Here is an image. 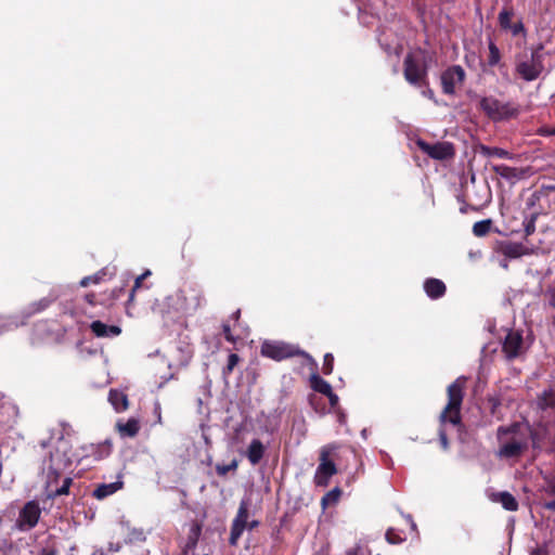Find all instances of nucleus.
<instances>
[{"mask_svg": "<svg viewBox=\"0 0 555 555\" xmlns=\"http://www.w3.org/2000/svg\"><path fill=\"white\" fill-rule=\"evenodd\" d=\"M40 447L44 451L41 457V473L46 477L47 499L54 500L61 495H67L74 480L66 476L59 487L62 475L72 467L74 462L73 447L69 440L63 436L56 440H42Z\"/></svg>", "mask_w": 555, "mask_h": 555, "instance_id": "nucleus-1", "label": "nucleus"}, {"mask_svg": "<svg viewBox=\"0 0 555 555\" xmlns=\"http://www.w3.org/2000/svg\"><path fill=\"white\" fill-rule=\"evenodd\" d=\"M528 435L524 431V425L514 423L507 427L498 428V438L501 441L496 455L500 459H518L529 448Z\"/></svg>", "mask_w": 555, "mask_h": 555, "instance_id": "nucleus-2", "label": "nucleus"}, {"mask_svg": "<svg viewBox=\"0 0 555 555\" xmlns=\"http://www.w3.org/2000/svg\"><path fill=\"white\" fill-rule=\"evenodd\" d=\"M467 378L457 377L447 388L448 402L439 415L440 425L451 424L453 426L462 425V404L465 396Z\"/></svg>", "mask_w": 555, "mask_h": 555, "instance_id": "nucleus-3", "label": "nucleus"}, {"mask_svg": "<svg viewBox=\"0 0 555 555\" xmlns=\"http://www.w3.org/2000/svg\"><path fill=\"white\" fill-rule=\"evenodd\" d=\"M534 337L531 331L522 328H508L501 340V352L507 362L526 358L533 345Z\"/></svg>", "mask_w": 555, "mask_h": 555, "instance_id": "nucleus-4", "label": "nucleus"}, {"mask_svg": "<svg viewBox=\"0 0 555 555\" xmlns=\"http://www.w3.org/2000/svg\"><path fill=\"white\" fill-rule=\"evenodd\" d=\"M403 76L416 88L428 87V65L423 50L406 53L403 61Z\"/></svg>", "mask_w": 555, "mask_h": 555, "instance_id": "nucleus-5", "label": "nucleus"}, {"mask_svg": "<svg viewBox=\"0 0 555 555\" xmlns=\"http://www.w3.org/2000/svg\"><path fill=\"white\" fill-rule=\"evenodd\" d=\"M543 44H539L531 51L530 60L516 55L515 73L525 81L538 79L544 70Z\"/></svg>", "mask_w": 555, "mask_h": 555, "instance_id": "nucleus-6", "label": "nucleus"}, {"mask_svg": "<svg viewBox=\"0 0 555 555\" xmlns=\"http://www.w3.org/2000/svg\"><path fill=\"white\" fill-rule=\"evenodd\" d=\"M260 354L278 362L295 357L309 358L297 345L282 340H264L260 346Z\"/></svg>", "mask_w": 555, "mask_h": 555, "instance_id": "nucleus-7", "label": "nucleus"}, {"mask_svg": "<svg viewBox=\"0 0 555 555\" xmlns=\"http://www.w3.org/2000/svg\"><path fill=\"white\" fill-rule=\"evenodd\" d=\"M480 108L493 121L507 120L517 117L519 108L512 102H501L493 96H485L479 102Z\"/></svg>", "mask_w": 555, "mask_h": 555, "instance_id": "nucleus-8", "label": "nucleus"}, {"mask_svg": "<svg viewBox=\"0 0 555 555\" xmlns=\"http://www.w3.org/2000/svg\"><path fill=\"white\" fill-rule=\"evenodd\" d=\"M334 450H336L334 444H327L320 451V463L313 477L314 485L318 487H327L331 477L337 474V467L331 460V454Z\"/></svg>", "mask_w": 555, "mask_h": 555, "instance_id": "nucleus-9", "label": "nucleus"}, {"mask_svg": "<svg viewBox=\"0 0 555 555\" xmlns=\"http://www.w3.org/2000/svg\"><path fill=\"white\" fill-rule=\"evenodd\" d=\"M40 516L41 508L39 502L30 500L20 509L14 528L22 532L30 531L38 525Z\"/></svg>", "mask_w": 555, "mask_h": 555, "instance_id": "nucleus-10", "label": "nucleus"}, {"mask_svg": "<svg viewBox=\"0 0 555 555\" xmlns=\"http://www.w3.org/2000/svg\"><path fill=\"white\" fill-rule=\"evenodd\" d=\"M415 144L423 153H425L427 156L436 160L451 159L455 155L454 145L448 141L436 142L434 144H430L425 140L418 138L415 141Z\"/></svg>", "mask_w": 555, "mask_h": 555, "instance_id": "nucleus-11", "label": "nucleus"}, {"mask_svg": "<svg viewBox=\"0 0 555 555\" xmlns=\"http://www.w3.org/2000/svg\"><path fill=\"white\" fill-rule=\"evenodd\" d=\"M466 78L464 68L461 65H452L442 72L440 80L442 92L447 95H454L456 88L461 87Z\"/></svg>", "mask_w": 555, "mask_h": 555, "instance_id": "nucleus-12", "label": "nucleus"}, {"mask_svg": "<svg viewBox=\"0 0 555 555\" xmlns=\"http://www.w3.org/2000/svg\"><path fill=\"white\" fill-rule=\"evenodd\" d=\"M247 519H248V503L243 500L240 503L237 514H236L235 518L233 519L232 526H231L229 543L232 546L237 545V542L247 526Z\"/></svg>", "mask_w": 555, "mask_h": 555, "instance_id": "nucleus-13", "label": "nucleus"}, {"mask_svg": "<svg viewBox=\"0 0 555 555\" xmlns=\"http://www.w3.org/2000/svg\"><path fill=\"white\" fill-rule=\"evenodd\" d=\"M494 250L503 255L506 259H517L528 254V249L522 243L512 241H499Z\"/></svg>", "mask_w": 555, "mask_h": 555, "instance_id": "nucleus-14", "label": "nucleus"}, {"mask_svg": "<svg viewBox=\"0 0 555 555\" xmlns=\"http://www.w3.org/2000/svg\"><path fill=\"white\" fill-rule=\"evenodd\" d=\"M492 170L501 178L514 183L526 177L528 169H519L507 165H493Z\"/></svg>", "mask_w": 555, "mask_h": 555, "instance_id": "nucleus-15", "label": "nucleus"}, {"mask_svg": "<svg viewBox=\"0 0 555 555\" xmlns=\"http://www.w3.org/2000/svg\"><path fill=\"white\" fill-rule=\"evenodd\" d=\"M202 528H203L202 524H199L196 520H193L190 524L185 543L181 546L182 555H188L190 551H193L196 547L198 540L201 538V534H202Z\"/></svg>", "mask_w": 555, "mask_h": 555, "instance_id": "nucleus-16", "label": "nucleus"}, {"mask_svg": "<svg viewBox=\"0 0 555 555\" xmlns=\"http://www.w3.org/2000/svg\"><path fill=\"white\" fill-rule=\"evenodd\" d=\"M524 431L529 434L528 443L531 442L534 450H541L544 436L547 431V426L545 424H539L535 428H532L529 424H526L524 425Z\"/></svg>", "mask_w": 555, "mask_h": 555, "instance_id": "nucleus-17", "label": "nucleus"}, {"mask_svg": "<svg viewBox=\"0 0 555 555\" xmlns=\"http://www.w3.org/2000/svg\"><path fill=\"white\" fill-rule=\"evenodd\" d=\"M488 498L494 503H500L502 507L508 512L518 509L519 504L516 498L507 491L491 492L488 494Z\"/></svg>", "mask_w": 555, "mask_h": 555, "instance_id": "nucleus-18", "label": "nucleus"}, {"mask_svg": "<svg viewBox=\"0 0 555 555\" xmlns=\"http://www.w3.org/2000/svg\"><path fill=\"white\" fill-rule=\"evenodd\" d=\"M424 291L429 298L439 299L444 296L447 286L441 280L429 278L424 282Z\"/></svg>", "mask_w": 555, "mask_h": 555, "instance_id": "nucleus-19", "label": "nucleus"}, {"mask_svg": "<svg viewBox=\"0 0 555 555\" xmlns=\"http://www.w3.org/2000/svg\"><path fill=\"white\" fill-rule=\"evenodd\" d=\"M184 293V301L188 308L197 309L205 301L204 292L197 286H190Z\"/></svg>", "mask_w": 555, "mask_h": 555, "instance_id": "nucleus-20", "label": "nucleus"}, {"mask_svg": "<svg viewBox=\"0 0 555 555\" xmlns=\"http://www.w3.org/2000/svg\"><path fill=\"white\" fill-rule=\"evenodd\" d=\"M91 332L96 337H115L118 336L121 333V328L117 325H106L105 323L101 321H93L90 324Z\"/></svg>", "mask_w": 555, "mask_h": 555, "instance_id": "nucleus-21", "label": "nucleus"}, {"mask_svg": "<svg viewBox=\"0 0 555 555\" xmlns=\"http://www.w3.org/2000/svg\"><path fill=\"white\" fill-rule=\"evenodd\" d=\"M116 428L121 437L133 438L140 431V422L134 417H130L127 422L118 421Z\"/></svg>", "mask_w": 555, "mask_h": 555, "instance_id": "nucleus-22", "label": "nucleus"}, {"mask_svg": "<svg viewBox=\"0 0 555 555\" xmlns=\"http://www.w3.org/2000/svg\"><path fill=\"white\" fill-rule=\"evenodd\" d=\"M266 452L263 443L259 439H253L247 448L246 456L251 465H257Z\"/></svg>", "mask_w": 555, "mask_h": 555, "instance_id": "nucleus-23", "label": "nucleus"}, {"mask_svg": "<svg viewBox=\"0 0 555 555\" xmlns=\"http://www.w3.org/2000/svg\"><path fill=\"white\" fill-rule=\"evenodd\" d=\"M124 482L119 479L111 483H101L96 486L92 494L98 500H103L120 490Z\"/></svg>", "mask_w": 555, "mask_h": 555, "instance_id": "nucleus-24", "label": "nucleus"}, {"mask_svg": "<svg viewBox=\"0 0 555 555\" xmlns=\"http://www.w3.org/2000/svg\"><path fill=\"white\" fill-rule=\"evenodd\" d=\"M108 401L113 405V408L115 409L116 412L126 411L129 405L127 395L117 389L109 390Z\"/></svg>", "mask_w": 555, "mask_h": 555, "instance_id": "nucleus-25", "label": "nucleus"}, {"mask_svg": "<svg viewBox=\"0 0 555 555\" xmlns=\"http://www.w3.org/2000/svg\"><path fill=\"white\" fill-rule=\"evenodd\" d=\"M479 152L482 156H486V157L495 156V157L504 158V159L513 158V154L511 152H508L507 150L501 149V147H496V146H488V145L481 144L479 146Z\"/></svg>", "mask_w": 555, "mask_h": 555, "instance_id": "nucleus-26", "label": "nucleus"}, {"mask_svg": "<svg viewBox=\"0 0 555 555\" xmlns=\"http://www.w3.org/2000/svg\"><path fill=\"white\" fill-rule=\"evenodd\" d=\"M310 382H311V388L314 391L320 392L324 396L331 393L332 386L330 385V383H327L321 376L313 374L310 378Z\"/></svg>", "mask_w": 555, "mask_h": 555, "instance_id": "nucleus-27", "label": "nucleus"}, {"mask_svg": "<svg viewBox=\"0 0 555 555\" xmlns=\"http://www.w3.org/2000/svg\"><path fill=\"white\" fill-rule=\"evenodd\" d=\"M341 495V490L338 487H335L331 491H328L323 498L321 499V506L323 509H326L331 505H335Z\"/></svg>", "mask_w": 555, "mask_h": 555, "instance_id": "nucleus-28", "label": "nucleus"}, {"mask_svg": "<svg viewBox=\"0 0 555 555\" xmlns=\"http://www.w3.org/2000/svg\"><path fill=\"white\" fill-rule=\"evenodd\" d=\"M488 48H489L488 65L490 67H494L500 64L501 52H500V49L498 48V46L491 39L489 40Z\"/></svg>", "mask_w": 555, "mask_h": 555, "instance_id": "nucleus-29", "label": "nucleus"}, {"mask_svg": "<svg viewBox=\"0 0 555 555\" xmlns=\"http://www.w3.org/2000/svg\"><path fill=\"white\" fill-rule=\"evenodd\" d=\"M491 227H492L491 219H485L481 221H477L473 225V233L477 237H482L490 232Z\"/></svg>", "mask_w": 555, "mask_h": 555, "instance_id": "nucleus-30", "label": "nucleus"}, {"mask_svg": "<svg viewBox=\"0 0 555 555\" xmlns=\"http://www.w3.org/2000/svg\"><path fill=\"white\" fill-rule=\"evenodd\" d=\"M513 16H514V10L512 8H503L498 16L500 27L504 30L509 29L511 21H512Z\"/></svg>", "mask_w": 555, "mask_h": 555, "instance_id": "nucleus-31", "label": "nucleus"}, {"mask_svg": "<svg viewBox=\"0 0 555 555\" xmlns=\"http://www.w3.org/2000/svg\"><path fill=\"white\" fill-rule=\"evenodd\" d=\"M111 451H112V444L108 441H105L98 446H92V455L96 460H101V459L108 456Z\"/></svg>", "mask_w": 555, "mask_h": 555, "instance_id": "nucleus-32", "label": "nucleus"}, {"mask_svg": "<svg viewBox=\"0 0 555 555\" xmlns=\"http://www.w3.org/2000/svg\"><path fill=\"white\" fill-rule=\"evenodd\" d=\"M106 275V269H102L100 271H98L96 273L92 274V275H89V276H85L81 281H80V286L82 287H87L89 286L90 284H98L100 283L101 281H103L104 276Z\"/></svg>", "mask_w": 555, "mask_h": 555, "instance_id": "nucleus-33", "label": "nucleus"}, {"mask_svg": "<svg viewBox=\"0 0 555 555\" xmlns=\"http://www.w3.org/2000/svg\"><path fill=\"white\" fill-rule=\"evenodd\" d=\"M237 467L238 461L236 459H233L229 464H217L215 466V469L218 476L224 477L230 472H236Z\"/></svg>", "mask_w": 555, "mask_h": 555, "instance_id": "nucleus-34", "label": "nucleus"}, {"mask_svg": "<svg viewBox=\"0 0 555 555\" xmlns=\"http://www.w3.org/2000/svg\"><path fill=\"white\" fill-rule=\"evenodd\" d=\"M146 540L145 532L142 528H132L129 530L126 543L144 542Z\"/></svg>", "mask_w": 555, "mask_h": 555, "instance_id": "nucleus-35", "label": "nucleus"}, {"mask_svg": "<svg viewBox=\"0 0 555 555\" xmlns=\"http://www.w3.org/2000/svg\"><path fill=\"white\" fill-rule=\"evenodd\" d=\"M238 362H240V357L236 353L229 354L228 363L222 370V375L224 378L229 377L232 374L234 367L237 365Z\"/></svg>", "mask_w": 555, "mask_h": 555, "instance_id": "nucleus-36", "label": "nucleus"}, {"mask_svg": "<svg viewBox=\"0 0 555 555\" xmlns=\"http://www.w3.org/2000/svg\"><path fill=\"white\" fill-rule=\"evenodd\" d=\"M539 214L533 212L529 218H527L524 222L525 225V234L526 236H530L535 232V222Z\"/></svg>", "mask_w": 555, "mask_h": 555, "instance_id": "nucleus-37", "label": "nucleus"}, {"mask_svg": "<svg viewBox=\"0 0 555 555\" xmlns=\"http://www.w3.org/2000/svg\"><path fill=\"white\" fill-rule=\"evenodd\" d=\"M51 304V300L48 298H42L36 302H33L29 306V314L38 313L47 309Z\"/></svg>", "mask_w": 555, "mask_h": 555, "instance_id": "nucleus-38", "label": "nucleus"}, {"mask_svg": "<svg viewBox=\"0 0 555 555\" xmlns=\"http://www.w3.org/2000/svg\"><path fill=\"white\" fill-rule=\"evenodd\" d=\"M151 274V271L150 270H146L144 273H142L141 275H139L135 281H134V285L129 294V302H131L133 299H134V294L135 292L141 287L142 285V282L145 278H147L149 275Z\"/></svg>", "mask_w": 555, "mask_h": 555, "instance_id": "nucleus-39", "label": "nucleus"}, {"mask_svg": "<svg viewBox=\"0 0 555 555\" xmlns=\"http://www.w3.org/2000/svg\"><path fill=\"white\" fill-rule=\"evenodd\" d=\"M334 369V357L332 353H326L323 359L322 372L324 375L332 374Z\"/></svg>", "mask_w": 555, "mask_h": 555, "instance_id": "nucleus-40", "label": "nucleus"}, {"mask_svg": "<svg viewBox=\"0 0 555 555\" xmlns=\"http://www.w3.org/2000/svg\"><path fill=\"white\" fill-rule=\"evenodd\" d=\"M386 540L391 544H399L403 542L401 534L393 528H389L386 532Z\"/></svg>", "mask_w": 555, "mask_h": 555, "instance_id": "nucleus-41", "label": "nucleus"}, {"mask_svg": "<svg viewBox=\"0 0 555 555\" xmlns=\"http://www.w3.org/2000/svg\"><path fill=\"white\" fill-rule=\"evenodd\" d=\"M345 555H372V554L367 547L357 545L352 548H349Z\"/></svg>", "mask_w": 555, "mask_h": 555, "instance_id": "nucleus-42", "label": "nucleus"}, {"mask_svg": "<svg viewBox=\"0 0 555 555\" xmlns=\"http://www.w3.org/2000/svg\"><path fill=\"white\" fill-rule=\"evenodd\" d=\"M83 299H85L86 302H88L92 307H94L96 305H104L105 304L103 300L98 299V296L94 293L86 294Z\"/></svg>", "mask_w": 555, "mask_h": 555, "instance_id": "nucleus-43", "label": "nucleus"}, {"mask_svg": "<svg viewBox=\"0 0 555 555\" xmlns=\"http://www.w3.org/2000/svg\"><path fill=\"white\" fill-rule=\"evenodd\" d=\"M222 333H223L227 341L232 343V344L236 343V338L232 334L230 324H228V323L222 324Z\"/></svg>", "mask_w": 555, "mask_h": 555, "instance_id": "nucleus-44", "label": "nucleus"}, {"mask_svg": "<svg viewBox=\"0 0 555 555\" xmlns=\"http://www.w3.org/2000/svg\"><path fill=\"white\" fill-rule=\"evenodd\" d=\"M544 195L540 190L533 192L531 196L527 201V206L529 208L533 207Z\"/></svg>", "mask_w": 555, "mask_h": 555, "instance_id": "nucleus-45", "label": "nucleus"}, {"mask_svg": "<svg viewBox=\"0 0 555 555\" xmlns=\"http://www.w3.org/2000/svg\"><path fill=\"white\" fill-rule=\"evenodd\" d=\"M439 441L443 450L449 449V440L446 430L441 427L439 429Z\"/></svg>", "mask_w": 555, "mask_h": 555, "instance_id": "nucleus-46", "label": "nucleus"}, {"mask_svg": "<svg viewBox=\"0 0 555 555\" xmlns=\"http://www.w3.org/2000/svg\"><path fill=\"white\" fill-rule=\"evenodd\" d=\"M545 492L555 494V475L546 480Z\"/></svg>", "mask_w": 555, "mask_h": 555, "instance_id": "nucleus-47", "label": "nucleus"}, {"mask_svg": "<svg viewBox=\"0 0 555 555\" xmlns=\"http://www.w3.org/2000/svg\"><path fill=\"white\" fill-rule=\"evenodd\" d=\"M490 405H491V414H495L496 409L501 405V401L496 397H491L488 399Z\"/></svg>", "mask_w": 555, "mask_h": 555, "instance_id": "nucleus-48", "label": "nucleus"}, {"mask_svg": "<svg viewBox=\"0 0 555 555\" xmlns=\"http://www.w3.org/2000/svg\"><path fill=\"white\" fill-rule=\"evenodd\" d=\"M509 30H512L514 36H517L518 34H520L521 31L525 30V27H524V24L521 22H519L517 24L511 25Z\"/></svg>", "mask_w": 555, "mask_h": 555, "instance_id": "nucleus-49", "label": "nucleus"}, {"mask_svg": "<svg viewBox=\"0 0 555 555\" xmlns=\"http://www.w3.org/2000/svg\"><path fill=\"white\" fill-rule=\"evenodd\" d=\"M326 397L328 398L332 408H336L338 405L339 398L336 393L333 392V389L331 390L330 395H326Z\"/></svg>", "mask_w": 555, "mask_h": 555, "instance_id": "nucleus-50", "label": "nucleus"}, {"mask_svg": "<svg viewBox=\"0 0 555 555\" xmlns=\"http://www.w3.org/2000/svg\"><path fill=\"white\" fill-rule=\"evenodd\" d=\"M540 191L544 196H547L550 193H555V185L554 184H547L542 185L540 188Z\"/></svg>", "mask_w": 555, "mask_h": 555, "instance_id": "nucleus-51", "label": "nucleus"}, {"mask_svg": "<svg viewBox=\"0 0 555 555\" xmlns=\"http://www.w3.org/2000/svg\"><path fill=\"white\" fill-rule=\"evenodd\" d=\"M37 555H57L55 547H43Z\"/></svg>", "mask_w": 555, "mask_h": 555, "instance_id": "nucleus-52", "label": "nucleus"}, {"mask_svg": "<svg viewBox=\"0 0 555 555\" xmlns=\"http://www.w3.org/2000/svg\"><path fill=\"white\" fill-rule=\"evenodd\" d=\"M546 296L548 297V305L555 308V289H548Z\"/></svg>", "mask_w": 555, "mask_h": 555, "instance_id": "nucleus-53", "label": "nucleus"}, {"mask_svg": "<svg viewBox=\"0 0 555 555\" xmlns=\"http://www.w3.org/2000/svg\"><path fill=\"white\" fill-rule=\"evenodd\" d=\"M530 555H548V552L545 547H537L530 553Z\"/></svg>", "mask_w": 555, "mask_h": 555, "instance_id": "nucleus-54", "label": "nucleus"}, {"mask_svg": "<svg viewBox=\"0 0 555 555\" xmlns=\"http://www.w3.org/2000/svg\"><path fill=\"white\" fill-rule=\"evenodd\" d=\"M120 548H121V545L119 543H117V544L109 543L108 544L109 552H118Z\"/></svg>", "mask_w": 555, "mask_h": 555, "instance_id": "nucleus-55", "label": "nucleus"}, {"mask_svg": "<svg viewBox=\"0 0 555 555\" xmlns=\"http://www.w3.org/2000/svg\"><path fill=\"white\" fill-rule=\"evenodd\" d=\"M425 90L423 91V94L429 99L434 98V91L428 87H424Z\"/></svg>", "mask_w": 555, "mask_h": 555, "instance_id": "nucleus-56", "label": "nucleus"}, {"mask_svg": "<svg viewBox=\"0 0 555 555\" xmlns=\"http://www.w3.org/2000/svg\"><path fill=\"white\" fill-rule=\"evenodd\" d=\"M544 507L550 511H555V499L544 503Z\"/></svg>", "mask_w": 555, "mask_h": 555, "instance_id": "nucleus-57", "label": "nucleus"}, {"mask_svg": "<svg viewBox=\"0 0 555 555\" xmlns=\"http://www.w3.org/2000/svg\"><path fill=\"white\" fill-rule=\"evenodd\" d=\"M241 318V309H237L236 311H234L231 315V319L234 320L235 322H237Z\"/></svg>", "mask_w": 555, "mask_h": 555, "instance_id": "nucleus-58", "label": "nucleus"}, {"mask_svg": "<svg viewBox=\"0 0 555 555\" xmlns=\"http://www.w3.org/2000/svg\"><path fill=\"white\" fill-rule=\"evenodd\" d=\"M500 266H501L502 268H504V269H507V268H508V263H507L506 259H504V260L500 261Z\"/></svg>", "mask_w": 555, "mask_h": 555, "instance_id": "nucleus-59", "label": "nucleus"}, {"mask_svg": "<svg viewBox=\"0 0 555 555\" xmlns=\"http://www.w3.org/2000/svg\"><path fill=\"white\" fill-rule=\"evenodd\" d=\"M258 525V521H251L250 525H249V528L253 529L254 527H256Z\"/></svg>", "mask_w": 555, "mask_h": 555, "instance_id": "nucleus-60", "label": "nucleus"}, {"mask_svg": "<svg viewBox=\"0 0 555 555\" xmlns=\"http://www.w3.org/2000/svg\"><path fill=\"white\" fill-rule=\"evenodd\" d=\"M385 50L387 51V53H391L392 52V48L390 46H386Z\"/></svg>", "mask_w": 555, "mask_h": 555, "instance_id": "nucleus-61", "label": "nucleus"}, {"mask_svg": "<svg viewBox=\"0 0 555 555\" xmlns=\"http://www.w3.org/2000/svg\"><path fill=\"white\" fill-rule=\"evenodd\" d=\"M553 133L555 134V130L553 131Z\"/></svg>", "mask_w": 555, "mask_h": 555, "instance_id": "nucleus-62", "label": "nucleus"}]
</instances>
